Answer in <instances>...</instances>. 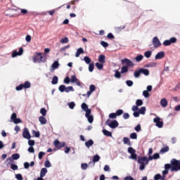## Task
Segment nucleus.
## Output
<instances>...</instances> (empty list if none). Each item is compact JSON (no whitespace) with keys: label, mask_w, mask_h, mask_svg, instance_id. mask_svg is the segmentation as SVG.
I'll use <instances>...</instances> for the list:
<instances>
[{"label":"nucleus","mask_w":180,"mask_h":180,"mask_svg":"<svg viewBox=\"0 0 180 180\" xmlns=\"http://www.w3.org/2000/svg\"><path fill=\"white\" fill-rule=\"evenodd\" d=\"M82 110L86 112L85 117L87 118L89 123H93L94 122V116L91 115V110L88 108V105L86 103H83L81 105Z\"/></svg>","instance_id":"obj_1"},{"label":"nucleus","mask_w":180,"mask_h":180,"mask_svg":"<svg viewBox=\"0 0 180 180\" xmlns=\"http://www.w3.org/2000/svg\"><path fill=\"white\" fill-rule=\"evenodd\" d=\"M138 163L141 164L139 166V169L143 171L146 168V165L148 164V158L147 157L143 156L138 158Z\"/></svg>","instance_id":"obj_2"},{"label":"nucleus","mask_w":180,"mask_h":180,"mask_svg":"<svg viewBox=\"0 0 180 180\" xmlns=\"http://www.w3.org/2000/svg\"><path fill=\"white\" fill-rule=\"evenodd\" d=\"M172 164V172H178L180 171V161L176 159H172L170 162Z\"/></svg>","instance_id":"obj_3"},{"label":"nucleus","mask_w":180,"mask_h":180,"mask_svg":"<svg viewBox=\"0 0 180 180\" xmlns=\"http://www.w3.org/2000/svg\"><path fill=\"white\" fill-rule=\"evenodd\" d=\"M128 153L131 154V155L129 157L130 160H134L135 161H137V154H136V150L132 147L128 148Z\"/></svg>","instance_id":"obj_4"},{"label":"nucleus","mask_w":180,"mask_h":180,"mask_svg":"<svg viewBox=\"0 0 180 180\" xmlns=\"http://www.w3.org/2000/svg\"><path fill=\"white\" fill-rule=\"evenodd\" d=\"M32 58L34 63H41V61H44L46 60L41 53H37L35 56H33Z\"/></svg>","instance_id":"obj_5"},{"label":"nucleus","mask_w":180,"mask_h":180,"mask_svg":"<svg viewBox=\"0 0 180 180\" xmlns=\"http://www.w3.org/2000/svg\"><path fill=\"white\" fill-rule=\"evenodd\" d=\"M105 124L107 126H109L111 129H116L117 126H119V122H117L116 120H113L110 122V119H108L105 122Z\"/></svg>","instance_id":"obj_6"},{"label":"nucleus","mask_w":180,"mask_h":180,"mask_svg":"<svg viewBox=\"0 0 180 180\" xmlns=\"http://www.w3.org/2000/svg\"><path fill=\"white\" fill-rule=\"evenodd\" d=\"M153 122L155 123L156 127H158L159 129H162V127H164V122L161 121L160 117H155L153 119Z\"/></svg>","instance_id":"obj_7"},{"label":"nucleus","mask_w":180,"mask_h":180,"mask_svg":"<svg viewBox=\"0 0 180 180\" xmlns=\"http://www.w3.org/2000/svg\"><path fill=\"white\" fill-rule=\"evenodd\" d=\"M11 120L14 123V124H18V123H22V120L20 118H18V115H16V112H13L11 115Z\"/></svg>","instance_id":"obj_8"},{"label":"nucleus","mask_w":180,"mask_h":180,"mask_svg":"<svg viewBox=\"0 0 180 180\" xmlns=\"http://www.w3.org/2000/svg\"><path fill=\"white\" fill-rule=\"evenodd\" d=\"M22 137L24 139H26L27 140H30V139H32V136H30V132H29V129L26 127L23 129Z\"/></svg>","instance_id":"obj_9"},{"label":"nucleus","mask_w":180,"mask_h":180,"mask_svg":"<svg viewBox=\"0 0 180 180\" xmlns=\"http://www.w3.org/2000/svg\"><path fill=\"white\" fill-rule=\"evenodd\" d=\"M122 65L125 64L126 65L125 67H128V68L129 67H134V63L131 60H130L127 58L123 59L122 60Z\"/></svg>","instance_id":"obj_10"},{"label":"nucleus","mask_w":180,"mask_h":180,"mask_svg":"<svg viewBox=\"0 0 180 180\" xmlns=\"http://www.w3.org/2000/svg\"><path fill=\"white\" fill-rule=\"evenodd\" d=\"M172 43H176V38L172 37L169 40H165L163 42V46H171Z\"/></svg>","instance_id":"obj_11"},{"label":"nucleus","mask_w":180,"mask_h":180,"mask_svg":"<svg viewBox=\"0 0 180 180\" xmlns=\"http://www.w3.org/2000/svg\"><path fill=\"white\" fill-rule=\"evenodd\" d=\"M153 44L155 47V49H158L160 46H161V41H160V39H158V37H155L153 39Z\"/></svg>","instance_id":"obj_12"},{"label":"nucleus","mask_w":180,"mask_h":180,"mask_svg":"<svg viewBox=\"0 0 180 180\" xmlns=\"http://www.w3.org/2000/svg\"><path fill=\"white\" fill-rule=\"evenodd\" d=\"M70 82H72L73 84H77L78 86H81V82H79V79L77 78V76L72 75L70 77Z\"/></svg>","instance_id":"obj_13"},{"label":"nucleus","mask_w":180,"mask_h":180,"mask_svg":"<svg viewBox=\"0 0 180 180\" xmlns=\"http://www.w3.org/2000/svg\"><path fill=\"white\" fill-rule=\"evenodd\" d=\"M53 146H55L56 148H63V147H65V143L60 142L58 140H56L53 142Z\"/></svg>","instance_id":"obj_14"},{"label":"nucleus","mask_w":180,"mask_h":180,"mask_svg":"<svg viewBox=\"0 0 180 180\" xmlns=\"http://www.w3.org/2000/svg\"><path fill=\"white\" fill-rule=\"evenodd\" d=\"M23 54V48H20L19 51H13L12 53L13 58H15V57H18V56H22Z\"/></svg>","instance_id":"obj_15"},{"label":"nucleus","mask_w":180,"mask_h":180,"mask_svg":"<svg viewBox=\"0 0 180 180\" xmlns=\"http://www.w3.org/2000/svg\"><path fill=\"white\" fill-rule=\"evenodd\" d=\"M165 56V53L163 51H161L157 53L155 58V60H161V58H164Z\"/></svg>","instance_id":"obj_16"},{"label":"nucleus","mask_w":180,"mask_h":180,"mask_svg":"<svg viewBox=\"0 0 180 180\" xmlns=\"http://www.w3.org/2000/svg\"><path fill=\"white\" fill-rule=\"evenodd\" d=\"M160 105L162 108H167V106H168V101H167V98H162L160 101Z\"/></svg>","instance_id":"obj_17"},{"label":"nucleus","mask_w":180,"mask_h":180,"mask_svg":"<svg viewBox=\"0 0 180 180\" xmlns=\"http://www.w3.org/2000/svg\"><path fill=\"white\" fill-rule=\"evenodd\" d=\"M105 60H106V57L105 56V55H100L98 56V61L101 64H105Z\"/></svg>","instance_id":"obj_18"},{"label":"nucleus","mask_w":180,"mask_h":180,"mask_svg":"<svg viewBox=\"0 0 180 180\" xmlns=\"http://www.w3.org/2000/svg\"><path fill=\"white\" fill-rule=\"evenodd\" d=\"M168 151H169V147L166 145L160 150V154H165V153H168Z\"/></svg>","instance_id":"obj_19"},{"label":"nucleus","mask_w":180,"mask_h":180,"mask_svg":"<svg viewBox=\"0 0 180 180\" xmlns=\"http://www.w3.org/2000/svg\"><path fill=\"white\" fill-rule=\"evenodd\" d=\"M141 70V74H143V75H150V70L148 69H145V68H140Z\"/></svg>","instance_id":"obj_20"},{"label":"nucleus","mask_w":180,"mask_h":180,"mask_svg":"<svg viewBox=\"0 0 180 180\" xmlns=\"http://www.w3.org/2000/svg\"><path fill=\"white\" fill-rule=\"evenodd\" d=\"M39 121L41 124H46V123H47V120L46 119V117H44V116H40L39 117Z\"/></svg>","instance_id":"obj_21"},{"label":"nucleus","mask_w":180,"mask_h":180,"mask_svg":"<svg viewBox=\"0 0 180 180\" xmlns=\"http://www.w3.org/2000/svg\"><path fill=\"white\" fill-rule=\"evenodd\" d=\"M85 146L87 147V148H89V147H91V146H94V141L92 139H89L85 142Z\"/></svg>","instance_id":"obj_22"},{"label":"nucleus","mask_w":180,"mask_h":180,"mask_svg":"<svg viewBox=\"0 0 180 180\" xmlns=\"http://www.w3.org/2000/svg\"><path fill=\"white\" fill-rule=\"evenodd\" d=\"M46 174H47V169L46 168H42L41 169L39 178H44V176H46Z\"/></svg>","instance_id":"obj_23"},{"label":"nucleus","mask_w":180,"mask_h":180,"mask_svg":"<svg viewBox=\"0 0 180 180\" xmlns=\"http://www.w3.org/2000/svg\"><path fill=\"white\" fill-rule=\"evenodd\" d=\"M81 54H84V49L82 48H79L76 52L75 57H79Z\"/></svg>","instance_id":"obj_24"},{"label":"nucleus","mask_w":180,"mask_h":180,"mask_svg":"<svg viewBox=\"0 0 180 180\" xmlns=\"http://www.w3.org/2000/svg\"><path fill=\"white\" fill-rule=\"evenodd\" d=\"M22 86L25 89H28V88H30V86H32V84L30 83L29 81H26L24 84H22Z\"/></svg>","instance_id":"obj_25"},{"label":"nucleus","mask_w":180,"mask_h":180,"mask_svg":"<svg viewBox=\"0 0 180 180\" xmlns=\"http://www.w3.org/2000/svg\"><path fill=\"white\" fill-rule=\"evenodd\" d=\"M52 85H57L58 84V77L54 76L51 81Z\"/></svg>","instance_id":"obj_26"},{"label":"nucleus","mask_w":180,"mask_h":180,"mask_svg":"<svg viewBox=\"0 0 180 180\" xmlns=\"http://www.w3.org/2000/svg\"><path fill=\"white\" fill-rule=\"evenodd\" d=\"M124 144H127V146H131V143L130 142V139L128 137L123 138Z\"/></svg>","instance_id":"obj_27"},{"label":"nucleus","mask_w":180,"mask_h":180,"mask_svg":"<svg viewBox=\"0 0 180 180\" xmlns=\"http://www.w3.org/2000/svg\"><path fill=\"white\" fill-rule=\"evenodd\" d=\"M129 68L127 66H122L121 68V74H126V72H128Z\"/></svg>","instance_id":"obj_28"},{"label":"nucleus","mask_w":180,"mask_h":180,"mask_svg":"<svg viewBox=\"0 0 180 180\" xmlns=\"http://www.w3.org/2000/svg\"><path fill=\"white\" fill-rule=\"evenodd\" d=\"M103 133L104 136H106L107 137H112V132H110L106 129H103Z\"/></svg>","instance_id":"obj_29"},{"label":"nucleus","mask_w":180,"mask_h":180,"mask_svg":"<svg viewBox=\"0 0 180 180\" xmlns=\"http://www.w3.org/2000/svg\"><path fill=\"white\" fill-rule=\"evenodd\" d=\"M141 75V71L140 69L136 70L134 73V76L135 78H139Z\"/></svg>","instance_id":"obj_30"},{"label":"nucleus","mask_w":180,"mask_h":180,"mask_svg":"<svg viewBox=\"0 0 180 180\" xmlns=\"http://www.w3.org/2000/svg\"><path fill=\"white\" fill-rule=\"evenodd\" d=\"M12 160H16L20 158V155L19 153H15L11 155Z\"/></svg>","instance_id":"obj_31"},{"label":"nucleus","mask_w":180,"mask_h":180,"mask_svg":"<svg viewBox=\"0 0 180 180\" xmlns=\"http://www.w3.org/2000/svg\"><path fill=\"white\" fill-rule=\"evenodd\" d=\"M74 92V87L70 86H68V87H65V92Z\"/></svg>","instance_id":"obj_32"},{"label":"nucleus","mask_w":180,"mask_h":180,"mask_svg":"<svg viewBox=\"0 0 180 180\" xmlns=\"http://www.w3.org/2000/svg\"><path fill=\"white\" fill-rule=\"evenodd\" d=\"M96 67L98 70H103V63H96Z\"/></svg>","instance_id":"obj_33"},{"label":"nucleus","mask_w":180,"mask_h":180,"mask_svg":"<svg viewBox=\"0 0 180 180\" xmlns=\"http://www.w3.org/2000/svg\"><path fill=\"white\" fill-rule=\"evenodd\" d=\"M143 58H144V56H143V55H138L135 58V60H136V61H137V63H140V61H141V60H143Z\"/></svg>","instance_id":"obj_34"},{"label":"nucleus","mask_w":180,"mask_h":180,"mask_svg":"<svg viewBox=\"0 0 180 180\" xmlns=\"http://www.w3.org/2000/svg\"><path fill=\"white\" fill-rule=\"evenodd\" d=\"M84 60L85 61L86 64H91V58H89V56H84Z\"/></svg>","instance_id":"obj_35"},{"label":"nucleus","mask_w":180,"mask_h":180,"mask_svg":"<svg viewBox=\"0 0 180 180\" xmlns=\"http://www.w3.org/2000/svg\"><path fill=\"white\" fill-rule=\"evenodd\" d=\"M101 160V157L98 155H96L93 157V162H98Z\"/></svg>","instance_id":"obj_36"},{"label":"nucleus","mask_w":180,"mask_h":180,"mask_svg":"<svg viewBox=\"0 0 180 180\" xmlns=\"http://www.w3.org/2000/svg\"><path fill=\"white\" fill-rule=\"evenodd\" d=\"M171 169V171H172V164H165V169L167 170L168 169Z\"/></svg>","instance_id":"obj_37"},{"label":"nucleus","mask_w":180,"mask_h":180,"mask_svg":"<svg viewBox=\"0 0 180 180\" xmlns=\"http://www.w3.org/2000/svg\"><path fill=\"white\" fill-rule=\"evenodd\" d=\"M95 68V65L94 63H90L89 65V71L92 72Z\"/></svg>","instance_id":"obj_38"},{"label":"nucleus","mask_w":180,"mask_h":180,"mask_svg":"<svg viewBox=\"0 0 180 180\" xmlns=\"http://www.w3.org/2000/svg\"><path fill=\"white\" fill-rule=\"evenodd\" d=\"M139 110L140 115H146V107H141Z\"/></svg>","instance_id":"obj_39"},{"label":"nucleus","mask_w":180,"mask_h":180,"mask_svg":"<svg viewBox=\"0 0 180 180\" xmlns=\"http://www.w3.org/2000/svg\"><path fill=\"white\" fill-rule=\"evenodd\" d=\"M144 56L145 57H146V58H150L151 57V51H147L144 53Z\"/></svg>","instance_id":"obj_40"},{"label":"nucleus","mask_w":180,"mask_h":180,"mask_svg":"<svg viewBox=\"0 0 180 180\" xmlns=\"http://www.w3.org/2000/svg\"><path fill=\"white\" fill-rule=\"evenodd\" d=\"M101 44L103 47H104L105 49H106V47H109V44H108V42L105 41H101Z\"/></svg>","instance_id":"obj_41"},{"label":"nucleus","mask_w":180,"mask_h":180,"mask_svg":"<svg viewBox=\"0 0 180 180\" xmlns=\"http://www.w3.org/2000/svg\"><path fill=\"white\" fill-rule=\"evenodd\" d=\"M32 134L34 136V137H40V132L36 131V130H32Z\"/></svg>","instance_id":"obj_42"},{"label":"nucleus","mask_w":180,"mask_h":180,"mask_svg":"<svg viewBox=\"0 0 180 180\" xmlns=\"http://www.w3.org/2000/svg\"><path fill=\"white\" fill-rule=\"evenodd\" d=\"M40 113L42 114V116H46V115H47V110H46L44 108H41Z\"/></svg>","instance_id":"obj_43"},{"label":"nucleus","mask_w":180,"mask_h":180,"mask_svg":"<svg viewBox=\"0 0 180 180\" xmlns=\"http://www.w3.org/2000/svg\"><path fill=\"white\" fill-rule=\"evenodd\" d=\"M115 78H122V75L121 72H119L118 70H115Z\"/></svg>","instance_id":"obj_44"},{"label":"nucleus","mask_w":180,"mask_h":180,"mask_svg":"<svg viewBox=\"0 0 180 180\" xmlns=\"http://www.w3.org/2000/svg\"><path fill=\"white\" fill-rule=\"evenodd\" d=\"M58 65H60L58 61H55L52 65V68H54L56 70V68H58Z\"/></svg>","instance_id":"obj_45"},{"label":"nucleus","mask_w":180,"mask_h":180,"mask_svg":"<svg viewBox=\"0 0 180 180\" xmlns=\"http://www.w3.org/2000/svg\"><path fill=\"white\" fill-rule=\"evenodd\" d=\"M130 139H132V140H136L137 139V134L136 133H131L130 134Z\"/></svg>","instance_id":"obj_46"},{"label":"nucleus","mask_w":180,"mask_h":180,"mask_svg":"<svg viewBox=\"0 0 180 180\" xmlns=\"http://www.w3.org/2000/svg\"><path fill=\"white\" fill-rule=\"evenodd\" d=\"M60 43H62L63 44H64L65 43H68V38L67 37L62 38L60 39Z\"/></svg>","instance_id":"obj_47"},{"label":"nucleus","mask_w":180,"mask_h":180,"mask_svg":"<svg viewBox=\"0 0 180 180\" xmlns=\"http://www.w3.org/2000/svg\"><path fill=\"white\" fill-rule=\"evenodd\" d=\"M58 89H59L60 92L65 91V85H64V84L60 85L59 86Z\"/></svg>","instance_id":"obj_48"},{"label":"nucleus","mask_w":180,"mask_h":180,"mask_svg":"<svg viewBox=\"0 0 180 180\" xmlns=\"http://www.w3.org/2000/svg\"><path fill=\"white\" fill-rule=\"evenodd\" d=\"M136 105L137 106H141V105H143V101H142L141 99H138V100H136Z\"/></svg>","instance_id":"obj_49"},{"label":"nucleus","mask_w":180,"mask_h":180,"mask_svg":"<svg viewBox=\"0 0 180 180\" xmlns=\"http://www.w3.org/2000/svg\"><path fill=\"white\" fill-rule=\"evenodd\" d=\"M44 165H45L46 168H50V167H51V163L50 162V161L46 160Z\"/></svg>","instance_id":"obj_50"},{"label":"nucleus","mask_w":180,"mask_h":180,"mask_svg":"<svg viewBox=\"0 0 180 180\" xmlns=\"http://www.w3.org/2000/svg\"><path fill=\"white\" fill-rule=\"evenodd\" d=\"M23 84H20L19 86H17L15 87V90L17 91H22V89H23Z\"/></svg>","instance_id":"obj_51"},{"label":"nucleus","mask_w":180,"mask_h":180,"mask_svg":"<svg viewBox=\"0 0 180 180\" xmlns=\"http://www.w3.org/2000/svg\"><path fill=\"white\" fill-rule=\"evenodd\" d=\"M117 116V115L115 112H112L109 115L110 119H116Z\"/></svg>","instance_id":"obj_52"},{"label":"nucleus","mask_w":180,"mask_h":180,"mask_svg":"<svg viewBox=\"0 0 180 180\" xmlns=\"http://www.w3.org/2000/svg\"><path fill=\"white\" fill-rule=\"evenodd\" d=\"M115 115H117V116H122V115H123V110H117Z\"/></svg>","instance_id":"obj_53"},{"label":"nucleus","mask_w":180,"mask_h":180,"mask_svg":"<svg viewBox=\"0 0 180 180\" xmlns=\"http://www.w3.org/2000/svg\"><path fill=\"white\" fill-rule=\"evenodd\" d=\"M15 178L18 180H23V176L20 174H15Z\"/></svg>","instance_id":"obj_54"},{"label":"nucleus","mask_w":180,"mask_h":180,"mask_svg":"<svg viewBox=\"0 0 180 180\" xmlns=\"http://www.w3.org/2000/svg\"><path fill=\"white\" fill-rule=\"evenodd\" d=\"M143 95L146 98H148V96H150V94L148 93V91H147V90L143 91Z\"/></svg>","instance_id":"obj_55"},{"label":"nucleus","mask_w":180,"mask_h":180,"mask_svg":"<svg viewBox=\"0 0 180 180\" xmlns=\"http://www.w3.org/2000/svg\"><path fill=\"white\" fill-rule=\"evenodd\" d=\"M11 169H13V171H16L18 170V165H15V164H12L11 166Z\"/></svg>","instance_id":"obj_56"},{"label":"nucleus","mask_w":180,"mask_h":180,"mask_svg":"<svg viewBox=\"0 0 180 180\" xmlns=\"http://www.w3.org/2000/svg\"><path fill=\"white\" fill-rule=\"evenodd\" d=\"M69 108H70V109H74V108H75V103L70 102L69 103Z\"/></svg>","instance_id":"obj_57"},{"label":"nucleus","mask_w":180,"mask_h":180,"mask_svg":"<svg viewBox=\"0 0 180 180\" xmlns=\"http://www.w3.org/2000/svg\"><path fill=\"white\" fill-rule=\"evenodd\" d=\"M82 169H86L88 168V164L86 163H82L81 165Z\"/></svg>","instance_id":"obj_58"},{"label":"nucleus","mask_w":180,"mask_h":180,"mask_svg":"<svg viewBox=\"0 0 180 180\" xmlns=\"http://www.w3.org/2000/svg\"><path fill=\"white\" fill-rule=\"evenodd\" d=\"M28 144L30 147H33V146H34V141L29 139Z\"/></svg>","instance_id":"obj_59"},{"label":"nucleus","mask_w":180,"mask_h":180,"mask_svg":"<svg viewBox=\"0 0 180 180\" xmlns=\"http://www.w3.org/2000/svg\"><path fill=\"white\" fill-rule=\"evenodd\" d=\"M126 84L128 86H133V81L131 80H127Z\"/></svg>","instance_id":"obj_60"},{"label":"nucleus","mask_w":180,"mask_h":180,"mask_svg":"<svg viewBox=\"0 0 180 180\" xmlns=\"http://www.w3.org/2000/svg\"><path fill=\"white\" fill-rule=\"evenodd\" d=\"M95 89H96L95 85L91 84L89 86V91L91 92H94V91H95Z\"/></svg>","instance_id":"obj_61"},{"label":"nucleus","mask_w":180,"mask_h":180,"mask_svg":"<svg viewBox=\"0 0 180 180\" xmlns=\"http://www.w3.org/2000/svg\"><path fill=\"white\" fill-rule=\"evenodd\" d=\"M123 117H124V119H125V120L129 119L130 115H129V113H127V112H125V113H124V115H123Z\"/></svg>","instance_id":"obj_62"},{"label":"nucleus","mask_w":180,"mask_h":180,"mask_svg":"<svg viewBox=\"0 0 180 180\" xmlns=\"http://www.w3.org/2000/svg\"><path fill=\"white\" fill-rule=\"evenodd\" d=\"M159 179H161V174H157L154 176V180H159Z\"/></svg>","instance_id":"obj_63"},{"label":"nucleus","mask_w":180,"mask_h":180,"mask_svg":"<svg viewBox=\"0 0 180 180\" xmlns=\"http://www.w3.org/2000/svg\"><path fill=\"white\" fill-rule=\"evenodd\" d=\"M124 180H134V178H133L131 176H127L124 178Z\"/></svg>","instance_id":"obj_64"}]
</instances>
